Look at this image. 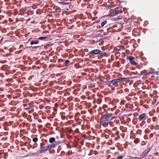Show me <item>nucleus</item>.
I'll list each match as a JSON object with an SVG mask.
<instances>
[{
	"label": "nucleus",
	"instance_id": "1",
	"mask_svg": "<svg viewBox=\"0 0 159 159\" xmlns=\"http://www.w3.org/2000/svg\"><path fill=\"white\" fill-rule=\"evenodd\" d=\"M128 59L132 65L135 66L137 65V63L134 61L135 58L133 57L129 56Z\"/></svg>",
	"mask_w": 159,
	"mask_h": 159
},
{
	"label": "nucleus",
	"instance_id": "2",
	"mask_svg": "<svg viewBox=\"0 0 159 159\" xmlns=\"http://www.w3.org/2000/svg\"><path fill=\"white\" fill-rule=\"evenodd\" d=\"M112 116V114L111 113H109L103 115L101 117V118L102 119H105V120H108V119Z\"/></svg>",
	"mask_w": 159,
	"mask_h": 159
},
{
	"label": "nucleus",
	"instance_id": "3",
	"mask_svg": "<svg viewBox=\"0 0 159 159\" xmlns=\"http://www.w3.org/2000/svg\"><path fill=\"white\" fill-rule=\"evenodd\" d=\"M101 52V51L99 49H96L94 50H92L89 52V54H92L93 55H96L98 54H99V53Z\"/></svg>",
	"mask_w": 159,
	"mask_h": 159
},
{
	"label": "nucleus",
	"instance_id": "4",
	"mask_svg": "<svg viewBox=\"0 0 159 159\" xmlns=\"http://www.w3.org/2000/svg\"><path fill=\"white\" fill-rule=\"evenodd\" d=\"M116 6L117 5L116 4L114 3V2H112L111 4H108L107 5V7L108 8H111Z\"/></svg>",
	"mask_w": 159,
	"mask_h": 159
},
{
	"label": "nucleus",
	"instance_id": "5",
	"mask_svg": "<svg viewBox=\"0 0 159 159\" xmlns=\"http://www.w3.org/2000/svg\"><path fill=\"white\" fill-rule=\"evenodd\" d=\"M146 116V115L145 113H143L140 115H139V120H141L143 119V118H144Z\"/></svg>",
	"mask_w": 159,
	"mask_h": 159
},
{
	"label": "nucleus",
	"instance_id": "6",
	"mask_svg": "<svg viewBox=\"0 0 159 159\" xmlns=\"http://www.w3.org/2000/svg\"><path fill=\"white\" fill-rule=\"evenodd\" d=\"M109 84H110L111 83L113 84L115 83H118V80L117 79L112 80L111 81L109 82Z\"/></svg>",
	"mask_w": 159,
	"mask_h": 159
},
{
	"label": "nucleus",
	"instance_id": "7",
	"mask_svg": "<svg viewBox=\"0 0 159 159\" xmlns=\"http://www.w3.org/2000/svg\"><path fill=\"white\" fill-rule=\"evenodd\" d=\"M99 54L103 57H105L107 55V53L106 52H102L99 53Z\"/></svg>",
	"mask_w": 159,
	"mask_h": 159
},
{
	"label": "nucleus",
	"instance_id": "8",
	"mask_svg": "<svg viewBox=\"0 0 159 159\" xmlns=\"http://www.w3.org/2000/svg\"><path fill=\"white\" fill-rule=\"evenodd\" d=\"M39 42L38 41H34V40H32L30 42V44L31 45H33L34 44H37Z\"/></svg>",
	"mask_w": 159,
	"mask_h": 159
},
{
	"label": "nucleus",
	"instance_id": "9",
	"mask_svg": "<svg viewBox=\"0 0 159 159\" xmlns=\"http://www.w3.org/2000/svg\"><path fill=\"white\" fill-rule=\"evenodd\" d=\"M104 120L105 125H107L108 124H110L111 123V120Z\"/></svg>",
	"mask_w": 159,
	"mask_h": 159
},
{
	"label": "nucleus",
	"instance_id": "10",
	"mask_svg": "<svg viewBox=\"0 0 159 159\" xmlns=\"http://www.w3.org/2000/svg\"><path fill=\"white\" fill-rule=\"evenodd\" d=\"M116 15L115 14V12H112L110 13V14H109L107 16H114Z\"/></svg>",
	"mask_w": 159,
	"mask_h": 159
},
{
	"label": "nucleus",
	"instance_id": "11",
	"mask_svg": "<svg viewBox=\"0 0 159 159\" xmlns=\"http://www.w3.org/2000/svg\"><path fill=\"white\" fill-rule=\"evenodd\" d=\"M59 3L61 4L62 5H63V6L66 5H68L70 4L69 2H59Z\"/></svg>",
	"mask_w": 159,
	"mask_h": 159
},
{
	"label": "nucleus",
	"instance_id": "12",
	"mask_svg": "<svg viewBox=\"0 0 159 159\" xmlns=\"http://www.w3.org/2000/svg\"><path fill=\"white\" fill-rule=\"evenodd\" d=\"M107 23V20H105L103 22H102L101 24V26L102 27H103Z\"/></svg>",
	"mask_w": 159,
	"mask_h": 159
},
{
	"label": "nucleus",
	"instance_id": "13",
	"mask_svg": "<svg viewBox=\"0 0 159 159\" xmlns=\"http://www.w3.org/2000/svg\"><path fill=\"white\" fill-rule=\"evenodd\" d=\"M48 37L46 36L43 37H40L38 38V39L40 40H43L48 38Z\"/></svg>",
	"mask_w": 159,
	"mask_h": 159
},
{
	"label": "nucleus",
	"instance_id": "14",
	"mask_svg": "<svg viewBox=\"0 0 159 159\" xmlns=\"http://www.w3.org/2000/svg\"><path fill=\"white\" fill-rule=\"evenodd\" d=\"M123 17V16L122 15H119L116 19V20H118L120 19H121Z\"/></svg>",
	"mask_w": 159,
	"mask_h": 159
},
{
	"label": "nucleus",
	"instance_id": "15",
	"mask_svg": "<svg viewBox=\"0 0 159 159\" xmlns=\"http://www.w3.org/2000/svg\"><path fill=\"white\" fill-rule=\"evenodd\" d=\"M100 125L103 126H104L105 125V123H104V120L102 121L100 123Z\"/></svg>",
	"mask_w": 159,
	"mask_h": 159
},
{
	"label": "nucleus",
	"instance_id": "16",
	"mask_svg": "<svg viewBox=\"0 0 159 159\" xmlns=\"http://www.w3.org/2000/svg\"><path fill=\"white\" fill-rule=\"evenodd\" d=\"M115 12L116 15L119 13L121 12L122 11L120 10H116Z\"/></svg>",
	"mask_w": 159,
	"mask_h": 159
},
{
	"label": "nucleus",
	"instance_id": "17",
	"mask_svg": "<svg viewBox=\"0 0 159 159\" xmlns=\"http://www.w3.org/2000/svg\"><path fill=\"white\" fill-rule=\"evenodd\" d=\"M32 108V107L30 106H29L28 107H25V110H28L30 109H31Z\"/></svg>",
	"mask_w": 159,
	"mask_h": 159
},
{
	"label": "nucleus",
	"instance_id": "18",
	"mask_svg": "<svg viewBox=\"0 0 159 159\" xmlns=\"http://www.w3.org/2000/svg\"><path fill=\"white\" fill-rule=\"evenodd\" d=\"M70 61L68 60H66L65 61V64L66 65L67 64H68L69 63H70Z\"/></svg>",
	"mask_w": 159,
	"mask_h": 159
},
{
	"label": "nucleus",
	"instance_id": "19",
	"mask_svg": "<svg viewBox=\"0 0 159 159\" xmlns=\"http://www.w3.org/2000/svg\"><path fill=\"white\" fill-rule=\"evenodd\" d=\"M121 79L122 81H122H125L127 78H126L124 77V78H121Z\"/></svg>",
	"mask_w": 159,
	"mask_h": 159
},
{
	"label": "nucleus",
	"instance_id": "20",
	"mask_svg": "<svg viewBox=\"0 0 159 159\" xmlns=\"http://www.w3.org/2000/svg\"><path fill=\"white\" fill-rule=\"evenodd\" d=\"M118 83L122 82L121 78L117 79Z\"/></svg>",
	"mask_w": 159,
	"mask_h": 159
},
{
	"label": "nucleus",
	"instance_id": "21",
	"mask_svg": "<svg viewBox=\"0 0 159 159\" xmlns=\"http://www.w3.org/2000/svg\"><path fill=\"white\" fill-rule=\"evenodd\" d=\"M115 89V87H112L111 88V90H114Z\"/></svg>",
	"mask_w": 159,
	"mask_h": 159
},
{
	"label": "nucleus",
	"instance_id": "22",
	"mask_svg": "<svg viewBox=\"0 0 159 159\" xmlns=\"http://www.w3.org/2000/svg\"><path fill=\"white\" fill-rule=\"evenodd\" d=\"M158 72L156 71L154 72V73H155L156 75H158Z\"/></svg>",
	"mask_w": 159,
	"mask_h": 159
},
{
	"label": "nucleus",
	"instance_id": "23",
	"mask_svg": "<svg viewBox=\"0 0 159 159\" xmlns=\"http://www.w3.org/2000/svg\"><path fill=\"white\" fill-rule=\"evenodd\" d=\"M116 50L118 51H120L121 50V49L120 48H117Z\"/></svg>",
	"mask_w": 159,
	"mask_h": 159
},
{
	"label": "nucleus",
	"instance_id": "24",
	"mask_svg": "<svg viewBox=\"0 0 159 159\" xmlns=\"http://www.w3.org/2000/svg\"><path fill=\"white\" fill-rule=\"evenodd\" d=\"M49 139H55V138L54 137H51V138H50Z\"/></svg>",
	"mask_w": 159,
	"mask_h": 159
},
{
	"label": "nucleus",
	"instance_id": "25",
	"mask_svg": "<svg viewBox=\"0 0 159 159\" xmlns=\"http://www.w3.org/2000/svg\"><path fill=\"white\" fill-rule=\"evenodd\" d=\"M153 73H152V72H151H151H149V73H148V75H150V74H152Z\"/></svg>",
	"mask_w": 159,
	"mask_h": 159
},
{
	"label": "nucleus",
	"instance_id": "26",
	"mask_svg": "<svg viewBox=\"0 0 159 159\" xmlns=\"http://www.w3.org/2000/svg\"><path fill=\"white\" fill-rule=\"evenodd\" d=\"M78 129H76L75 130V131L76 132H78Z\"/></svg>",
	"mask_w": 159,
	"mask_h": 159
},
{
	"label": "nucleus",
	"instance_id": "27",
	"mask_svg": "<svg viewBox=\"0 0 159 159\" xmlns=\"http://www.w3.org/2000/svg\"><path fill=\"white\" fill-rule=\"evenodd\" d=\"M33 139H38V138L37 137H35V138H33Z\"/></svg>",
	"mask_w": 159,
	"mask_h": 159
},
{
	"label": "nucleus",
	"instance_id": "28",
	"mask_svg": "<svg viewBox=\"0 0 159 159\" xmlns=\"http://www.w3.org/2000/svg\"><path fill=\"white\" fill-rule=\"evenodd\" d=\"M159 103V101L157 102V104H158Z\"/></svg>",
	"mask_w": 159,
	"mask_h": 159
},
{
	"label": "nucleus",
	"instance_id": "29",
	"mask_svg": "<svg viewBox=\"0 0 159 159\" xmlns=\"http://www.w3.org/2000/svg\"><path fill=\"white\" fill-rule=\"evenodd\" d=\"M158 104H159V103Z\"/></svg>",
	"mask_w": 159,
	"mask_h": 159
}]
</instances>
